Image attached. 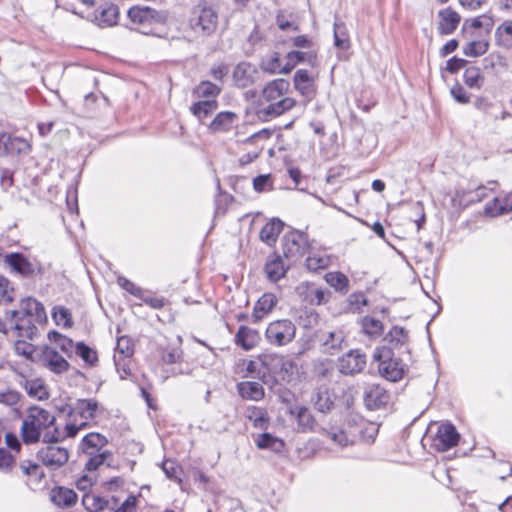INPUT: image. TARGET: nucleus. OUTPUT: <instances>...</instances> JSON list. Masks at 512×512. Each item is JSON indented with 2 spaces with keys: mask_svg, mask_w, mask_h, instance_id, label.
Instances as JSON below:
<instances>
[{
  "mask_svg": "<svg viewBox=\"0 0 512 512\" xmlns=\"http://www.w3.org/2000/svg\"><path fill=\"white\" fill-rule=\"evenodd\" d=\"M459 440V433L454 425L443 423L438 426L437 433L433 438V447L440 452H445L456 446Z\"/></svg>",
  "mask_w": 512,
  "mask_h": 512,
  "instance_id": "6e6552de",
  "label": "nucleus"
},
{
  "mask_svg": "<svg viewBox=\"0 0 512 512\" xmlns=\"http://www.w3.org/2000/svg\"><path fill=\"white\" fill-rule=\"evenodd\" d=\"M245 415L257 429L265 430L270 424V418L264 408L249 406L246 409Z\"/></svg>",
  "mask_w": 512,
  "mask_h": 512,
  "instance_id": "2f4dec72",
  "label": "nucleus"
},
{
  "mask_svg": "<svg viewBox=\"0 0 512 512\" xmlns=\"http://www.w3.org/2000/svg\"><path fill=\"white\" fill-rule=\"evenodd\" d=\"M116 354L119 357H131L134 349L131 343V339L126 336H121L117 339Z\"/></svg>",
  "mask_w": 512,
  "mask_h": 512,
  "instance_id": "13d9d810",
  "label": "nucleus"
},
{
  "mask_svg": "<svg viewBox=\"0 0 512 512\" xmlns=\"http://www.w3.org/2000/svg\"><path fill=\"white\" fill-rule=\"evenodd\" d=\"M41 363L50 372L61 375L68 371L70 364L56 348L46 346L41 354Z\"/></svg>",
  "mask_w": 512,
  "mask_h": 512,
  "instance_id": "1a4fd4ad",
  "label": "nucleus"
},
{
  "mask_svg": "<svg viewBox=\"0 0 512 512\" xmlns=\"http://www.w3.org/2000/svg\"><path fill=\"white\" fill-rule=\"evenodd\" d=\"M283 254L287 260L294 262L301 258L308 250V240L305 233L290 231L282 239Z\"/></svg>",
  "mask_w": 512,
  "mask_h": 512,
  "instance_id": "423d86ee",
  "label": "nucleus"
},
{
  "mask_svg": "<svg viewBox=\"0 0 512 512\" xmlns=\"http://www.w3.org/2000/svg\"><path fill=\"white\" fill-rule=\"evenodd\" d=\"M344 335L342 331H331L321 336L323 352L334 355L343 348Z\"/></svg>",
  "mask_w": 512,
  "mask_h": 512,
  "instance_id": "a878e982",
  "label": "nucleus"
},
{
  "mask_svg": "<svg viewBox=\"0 0 512 512\" xmlns=\"http://www.w3.org/2000/svg\"><path fill=\"white\" fill-rule=\"evenodd\" d=\"M117 283L122 289L126 290L131 295L138 297V298H142V295H143L142 288L137 286L135 283H133L129 279L121 276V277H118Z\"/></svg>",
  "mask_w": 512,
  "mask_h": 512,
  "instance_id": "e2e57ef3",
  "label": "nucleus"
},
{
  "mask_svg": "<svg viewBox=\"0 0 512 512\" xmlns=\"http://www.w3.org/2000/svg\"><path fill=\"white\" fill-rule=\"evenodd\" d=\"M388 392L379 385H370L364 391V404L369 410H377L384 407L389 401Z\"/></svg>",
  "mask_w": 512,
  "mask_h": 512,
  "instance_id": "2eb2a0df",
  "label": "nucleus"
},
{
  "mask_svg": "<svg viewBox=\"0 0 512 512\" xmlns=\"http://www.w3.org/2000/svg\"><path fill=\"white\" fill-rule=\"evenodd\" d=\"M239 393L243 398L258 401L264 396V389L258 382H244L239 384Z\"/></svg>",
  "mask_w": 512,
  "mask_h": 512,
  "instance_id": "ea45409f",
  "label": "nucleus"
},
{
  "mask_svg": "<svg viewBox=\"0 0 512 512\" xmlns=\"http://www.w3.org/2000/svg\"><path fill=\"white\" fill-rule=\"evenodd\" d=\"M58 442L46 443L38 453V459L50 470H57L64 466L69 460V451L67 448L58 446Z\"/></svg>",
  "mask_w": 512,
  "mask_h": 512,
  "instance_id": "0eeeda50",
  "label": "nucleus"
},
{
  "mask_svg": "<svg viewBox=\"0 0 512 512\" xmlns=\"http://www.w3.org/2000/svg\"><path fill=\"white\" fill-rule=\"evenodd\" d=\"M20 386L26 391L29 397L42 401L49 398V390L44 380L41 378L27 379L23 378Z\"/></svg>",
  "mask_w": 512,
  "mask_h": 512,
  "instance_id": "f3484780",
  "label": "nucleus"
},
{
  "mask_svg": "<svg viewBox=\"0 0 512 512\" xmlns=\"http://www.w3.org/2000/svg\"><path fill=\"white\" fill-rule=\"evenodd\" d=\"M464 83L470 88L479 89L483 82L480 69L474 66L468 67L464 71Z\"/></svg>",
  "mask_w": 512,
  "mask_h": 512,
  "instance_id": "3c124183",
  "label": "nucleus"
},
{
  "mask_svg": "<svg viewBox=\"0 0 512 512\" xmlns=\"http://www.w3.org/2000/svg\"><path fill=\"white\" fill-rule=\"evenodd\" d=\"M182 359V350L178 347H168L163 351L161 360L164 364H177Z\"/></svg>",
  "mask_w": 512,
  "mask_h": 512,
  "instance_id": "bf43d9fd",
  "label": "nucleus"
},
{
  "mask_svg": "<svg viewBox=\"0 0 512 512\" xmlns=\"http://www.w3.org/2000/svg\"><path fill=\"white\" fill-rule=\"evenodd\" d=\"M259 340V332L244 325L239 327L235 335V343L246 351L253 349L258 344Z\"/></svg>",
  "mask_w": 512,
  "mask_h": 512,
  "instance_id": "5701e85b",
  "label": "nucleus"
},
{
  "mask_svg": "<svg viewBox=\"0 0 512 512\" xmlns=\"http://www.w3.org/2000/svg\"><path fill=\"white\" fill-rule=\"evenodd\" d=\"M55 422L56 418L50 411L39 406L30 407L21 426L23 442L34 444L41 437L44 443L61 441L62 432L55 426Z\"/></svg>",
  "mask_w": 512,
  "mask_h": 512,
  "instance_id": "f257e3e1",
  "label": "nucleus"
},
{
  "mask_svg": "<svg viewBox=\"0 0 512 512\" xmlns=\"http://www.w3.org/2000/svg\"><path fill=\"white\" fill-rule=\"evenodd\" d=\"M496 44L504 49L512 48V20H505L495 31Z\"/></svg>",
  "mask_w": 512,
  "mask_h": 512,
  "instance_id": "c9c22d12",
  "label": "nucleus"
},
{
  "mask_svg": "<svg viewBox=\"0 0 512 512\" xmlns=\"http://www.w3.org/2000/svg\"><path fill=\"white\" fill-rule=\"evenodd\" d=\"M100 405L95 399H79L77 400L73 413L79 415L83 422L92 420L97 416Z\"/></svg>",
  "mask_w": 512,
  "mask_h": 512,
  "instance_id": "bb28decb",
  "label": "nucleus"
},
{
  "mask_svg": "<svg viewBox=\"0 0 512 512\" xmlns=\"http://www.w3.org/2000/svg\"><path fill=\"white\" fill-rule=\"evenodd\" d=\"M331 263V258L325 253H313L306 259V267L310 271H318L327 268Z\"/></svg>",
  "mask_w": 512,
  "mask_h": 512,
  "instance_id": "37998d69",
  "label": "nucleus"
},
{
  "mask_svg": "<svg viewBox=\"0 0 512 512\" xmlns=\"http://www.w3.org/2000/svg\"><path fill=\"white\" fill-rule=\"evenodd\" d=\"M4 264L15 274L31 278L41 273V265L36 260H30L21 253H9L3 258Z\"/></svg>",
  "mask_w": 512,
  "mask_h": 512,
  "instance_id": "39448f33",
  "label": "nucleus"
},
{
  "mask_svg": "<svg viewBox=\"0 0 512 512\" xmlns=\"http://www.w3.org/2000/svg\"><path fill=\"white\" fill-rule=\"evenodd\" d=\"M258 75L256 66L249 62H240L233 71V80L237 87L247 88L255 83Z\"/></svg>",
  "mask_w": 512,
  "mask_h": 512,
  "instance_id": "4468645a",
  "label": "nucleus"
},
{
  "mask_svg": "<svg viewBox=\"0 0 512 512\" xmlns=\"http://www.w3.org/2000/svg\"><path fill=\"white\" fill-rule=\"evenodd\" d=\"M221 92V87L210 81L200 82L193 90V94L197 98H216Z\"/></svg>",
  "mask_w": 512,
  "mask_h": 512,
  "instance_id": "a19ab883",
  "label": "nucleus"
},
{
  "mask_svg": "<svg viewBox=\"0 0 512 512\" xmlns=\"http://www.w3.org/2000/svg\"><path fill=\"white\" fill-rule=\"evenodd\" d=\"M319 322V314L312 309L301 311L298 316V323L304 329H311Z\"/></svg>",
  "mask_w": 512,
  "mask_h": 512,
  "instance_id": "5fc2aeb1",
  "label": "nucleus"
},
{
  "mask_svg": "<svg viewBox=\"0 0 512 512\" xmlns=\"http://www.w3.org/2000/svg\"><path fill=\"white\" fill-rule=\"evenodd\" d=\"M256 446L259 449H269L274 452H281L284 449L283 440L270 433H262L255 438Z\"/></svg>",
  "mask_w": 512,
  "mask_h": 512,
  "instance_id": "e433bc0d",
  "label": "nucleus"
},
{
  "mask_svg": "<svg viewBox=\"0 0 512 512\" xmlns=\"http://www.w3.org/2000/svg\"><path fill=\"white\" fill-rule=\"evenodd\" d=\"M261 69L269 74H288L286 71V63L281 64L280 55L273 52L261 60Z\"/></svg>",
  "mask_w": 512,
  "mask_h": 512,
  "instance_id": "f704fd0d",
  "label": "nucleus"
},
{
  "mask_svg": "<svg viewBox=\"0 0 512 512\" xmlns=\"http://www.w3.org/2000/svg\"><path fill=\"white\" fill-rule=\"evenodd\" d=\"M48 336H49V339L57 345V347L62 351V353L66 357L72 356L73 351L75 349V345L70 338H68L56 331L50 332L48 334Z\"/></svg>",
  "mask_w": 512,
  "mask_h": 512,
  "instance_id": "79ce46f5",
  "label": "nucleus"
},
{
  "mask_svg": "<svg viewBox=\"0 0 512 512\" xmlns=\"http://www.w3.org/2000/svg\"><path fill=\"white\" fill-rule=\"evenodd\" d=\"M315 408L320 412H327L331 409L334 402L327 391L318 390L312 397Z\"/></svg>",
  "mask_w": 512,
  "mask_h": 512,
  "instance_id": "09e8293b",
  "label": "nucleus"
},
{
  "mask_svg": "<svg viewBox=\"0 0 512 512\" xmlns=\"http://www.w3.org/2000/svg\"><path fill=\"white\" fill-rule=\"evenodd\" d=\"M283 226L284 223L278 218H274L266 223L260 231L261 241L268 245L274 244L281 233Z\"/></svg>",
  "mask_w": 512,
  "mask_h": 512,
  "instance_id": "c85d7f7f",
  "label": "nucleus"
},
{
  "mask_svg": "<svg viewBox=\"0 0 512 512\" xmlns=\"http://www.w3.org/2000/svg\"><path fill=\"white\" fill-rule=\"evenodd\" d=\"M82 504L88 512L100 511L108 505V500L94 494L86 493L83 495Z\"/></svg>",
  "mask_w": 512,
  "mask_h": 512,
  "instance_id": "a18cd8bd",
  "label": "nucleus"
},
{
  "mask_svg": "<svg viewBox=\"0 0 512 512\" xmlns=\"http://www.w3.org/2000/svg\"><path fill=\"white\" fill-rule=\"evenodd\" d=\"M44 312L43 305L34 298L23 299L20 303V309L13 310V315H28L40 318Z\"/></svg>",
  "mask_w": 512,
  "mask_h": 512,
  "instance_id": "72a5a7b5",
  "label": "nucleus"
},
{
  "mask_svg": "<svg viewBox=\"0 0 512 512\" xmlns=\"http://www.w3.org/2000/svg\"><path fill=\"white\" fill-rule=\"evenodd\" d=\"M510 211H512V192L503 197H495L485 206V214L490 217H497Z\"/></svg>",
  "mask_w": 512,
  "mask_h": 512,
  "instance_id": "393cba45",
  "label": "nucleus"
},
{
  "mask_svg": "<svg viewBox=\"0 0 512 512\" xmlns=\"http://www.w3.org/2000/svg\"><path fill=\"white\" fill-rule=\"evenodd\" d=\"M264 336L268 344L283 347L294 340L296 326L289 319H278L268 324Z\"/></svg>",
  "mask_w": 512,
  "mask_h": 512,
  "instance_id": "20e7f679",
  "label": "nucleus"
},
{
  "mask_svg": "<svg viewBox=\"0 0 512 512\" xmlns=\"http://www.w3.org/2000/svg\"><path fill=\"white\" fill-rule=\"evenodd\" d=\"M278 302L276 295L273 293H264L255 303L252 319L254 323L262 321L274 309Z\"/></svg>",
  "mask_w": 512,
  "mask_h": 512,
  "instance_id": "dca6fc26",
  "label": "nucleus"
},
{
  "mask_svg": "<svg viewBox=\"0 0 512 512\" xmlns=\"http://www.w3.org/2000/svg\"><path fill=\"white\" fill-rule=\"evenodd\" d=\"M450 93L454 100L460 104H467L470 101L469 95L460 84L453 85L450 89Z\"/></svg>",
  "mask_w": 512,
  "mask_h": 512,
  "instance_id": "774afa93",
  "label": "nucleus"
},
{
  "mask_svg": "<svg viewBox=\"0 0 512 512\" xmlns=\"http://www.w3.org/2000/svg\"><path fill=\"white\" fill-rule=\"evenodd\" d=\"M114 363L121 379H127L131 375L130 357H119L114 355Z\"/></svg>",
  "mask_w": 512,
  "mask_h": 512,
  "instance_id": "4d7b16f0",
  "label": "nucleus"
},
{
  "mask_svg": "<svg viewBox=\"0 0 512 512\" xmlns=\"http://www.w3.org/2000/svg\"><path fill=\"white\" fill-rule=\"evenodd\" d=\"M218 23V15L212 7H203L197 19L192 22V28L203 35L212 34Z\"/></svg>",
  "mask_w": 512,
  "mask_h": 512,
  "instance_id": "9b49d317",
  "label": "nucleus"
},
{
  "mask_svg": "<svg viewBox=\"0 0 512 512\" xmlns=\"http://www.w3.org/2000/svg\"><path fill=\"white\" fill-rule=\"evenodd\" d=\"M253 188L256 192H266L273 189V182L270 174H263L253 179Z\"/></svg>",
  "mask_w": 512,
  "mask_h": 512,
  "instance_id": "052dcab7",
  "label": "nucleus"
},
{
  "mask_svg": "<svg viewBox=\"0 0 512 512\" xmlns=\"http://www.w3.org/2000/svg\"><path fill=\"white\" fill-rule=\"evenodd\" d=\"M52 317L57 325L69 328L72 326V316L69 309L63 306H57L53 308Z\"/></svg>",
  "mask_w": 512,
  "mask_h": 512,
  "instance_id": "864d4df0",
  "label": "nucleus"
},
{
  "mask_svg": "<svg viewBox=\"0 0 512 512\" xmlns=\"http://www.w3.org/2000/svg\"><path fill=\"white\" fill-rule=\"evenodd\" d=\"M439 16V33L443 35L452 34L458 27L461 17L460 15L450 7L440 10Z\"/></svg>",
  "mask_w": 512,
  "mask_h": 512,
  "instance_id": "412c9836",
  "label": "nucleus"
},
{
  "mask_svg": "<svg viewBox=\"0 0 512 512\" xmlns=\"http://www.w3.org/2000/svg\"><path fill=\"white\" fill-rule=\"evenodd\" d=\"M362 329L370 337L380 336L383 332V324L374 317L366 316L362 319Z\"/></svg>",
  "mask_w": 512,
  "mask_h": 512,
  "instance_id": "de8ad7c7",
  "label": "nucleus"
},
{
  "mask_svg": "<svg viewBox=\"0 0 512 512\" xmlns=\"http://www.w3.org/2000/svg\"><path fill=\"white\" fill-rule=\"evenodd\" d=\"M108 443L105 436L99 433L87 434L81 442V449L84 454H93L102 452L101 449Z\"/></svg>",
  "mask_w": 512,
  "mask_h": 512,
  "instance_id": "c756f323",
  "label": "nucleus"
},
{
  "mask_svg": "<svg viewBox=\"0 0 512 512\" xmlns=\"http://www.w3.org/2000/svg\"><path fill=\"white\" fill-rule=\"evenodd\" d=\"M29 150L30 145L25 139L7 133L0 134V155L28 153Z\"/></svg>",
  "mask_w": 512,
  "mask_h": 512,
  "instance_id": "ddd939ff",
  "label": "nucleus"
},
{
  "mask_svg": "<svg viewBox=\"0 0 512 512\" xmlns=\"http://www.w3.org/2000/svg\"><path fill=\"white\" fill-rule=\"evenodd\" d=\"M489 44L486 41H471L463 47V53L467 57H478L485 54Z\"/></svg>",
  "mask_w": 512,
  "mask_h": 512,
  "instance_id": "603ef678",
  "label": "nucleus"
},
{
  "mask_svg": "<svg viewBox=\"0 0 512 512\" xmlns=\"http://www.w3.org/2000/svg\"><path fill=\"white\" fill-rule=\"evenodd\" d=\"M50 498L58 507H71L77 501V494L72 489L56 487L52 489Z\"/></svg>",
  "mask_w": 512,
  "mask_h": 512,
  "instance_id": "cd10ccee",
  "label": "nucleus"
},
{
  "mask_svg": "<svg viewBox=\"0 0 512 512\" xmlns=\"http://www.w3.org/2000/svg\"><path fill=\"white\" fill-rule=\"evenodd\" d=\"M386 340L391 345V350L395 348H404V351L407 354H410V351L407 347L408 333L404 328L394 326L387 334Z\"/></svg>",
  "mask_w": 512,
  "mask_h": 512,
  "instance_id": "473e14b6",
  "label": "nucleus"
},
{
  "mask_svg": "<svg viewBox=\"0 0 512 512\" xmlns=\"http://www.w3.org/2000/svg\"><path fill=\"white\" fill-rule=\"evenodd\" d=\"M335 47L347 50L350 47V38L344 22L336 19L333 29Z\"/></svg>",
  "mask_w": 512,
  "mask_h": 512,
  "instance_id": "4c0bfd02",
  "label": "nucleus"
},
{
  "mask_svg": "<svg viewBox=\"0 0 512 512\" xmlns=\"http://www.w3.org/2000/svg\"><path fill=\"white\" fill-rule=\"evenodd\" d=\"M89 459L85 463V470L92 472L97 470L101 465L105 463L108 457L111 456V452L104 450L102 452H96L93 454H86Z\"/></svg>",
  "mask_w": 512,
  "mask_h": 512,
  "instance_id": "8fccbe9b",
  "label": "nucleus"
},
{
  "mask_svg": "<svg viewBox=\"0 0 512 512\" xmlns=\"http://www.w3.org/2000/svg\"><path fill=\"white\" fill-rule=\"evenodd\" d=\"M295 89L306 98H312L315 93L314 79L310 76L309 72L305 69L296 71L293 77Z\"/></svg>",
  "mask_w": 512,
  "mask_h": 512,
  "instance_id": "4be33fe9",
  "label": "nucleus"
},
{
  "mask_svg": "<svg viewBox=\"0 0 512 512\" xmlns=\"http://www.w3.org/2000/svg\"><path fill=\"white\" fill-rule=\"evenodd\" d=\"M292 262L286 264L281 256L273 254L265 264V273L272 282H277L286 275V272Z\"/></svg>",
  "mask_w": 512,
  "mask_h": 512,
  "instance_id": "6ab92c4d",
  "label": "nucleus"
},
{
  "mask_svg": "<svg viewBox=\"0 0 512 512\" xmlns=\"http://www.w3.org/2000/svg\"><path fill=\"white\" fill-rule=\"evenodd\" d=\"M37 318L28 315H13L11 313V320L14 322V329L18 332L21 338L33 339L36 334L37 328L35 320Z\"/></svg>",
  "mask_w": 512,
  "mask_h": 512,
  "instance_id": "aec40b11",
  "label": "nucleus"
},
{
  "mask_svg": "<svg viewBox=\"0 0 512 512\" xmlns=\"http://www.w3.org/2000/svg\"><path fill=\"white\" fill-rule=\"evenodd\" d=\"M323 433L338 447H347L355 442V433L341 427L331 426L323 429Z\"/></svg>",
  "mask_w": 512,
  "mask_h": 512,
  "instance_id": "b1692460",
  "label": "nucleus"
},
{
  "mask_svg": "<svg viewBox=\"0 0 512 512\" xmlns=\"http://www.w3.org/2000/svg\"><path fill=\"white\" fill-rule=\"evenodd\" d=\"M325 281L337 291L347 292L349 279L341 272H328L325 275Z\"/></svg>",
  "mask_w": 512,
  "mask_h": 512,
  "instance_id": "c03bdc74",
  "label": "nucleus"
},
{
  "mask_svg": "<svg viewBox=\"0 0 512 512\" xmlns=\"http://www.w3.org/2000/svg\"><path fill=\"white\" fill-rule=\"evenodd\" d=\"M118 9L116 6L110 5L101 12L100 20L108 26H111L117 22Z\"/></svg>",
  "mask_w": 512,
  "mask_h": 512,
  "instance_id": "338daca9",
  "label": "nucleus"
},
{
  "mask_svg": "<svg viewBox=\"0 0 512 512\" xmlns=\"http://www.w3.org/2000/svg\"><path fill=\"white\" fill-rule=\"evenodd\" d=\"M289 86L287 80L275 79L264 87L257 112L260 118L270 120L295 106V99L287 96Z\"/></svg>",
  "mask_w": 512,
  "mask_h": 512,
  "instance_id": "f03ea898",
  "label": "nucleus"
},
{
  "mask_svg": "<svg viewBox=\"0 0 512 512\" xmlns=\"http://www.w3.org/2000/svg\"><path fill=\"white\" fill-rule=\"evenodd\" d=\"M489 187L486 186H479L475 189V191L470 193L469 202H480L485 197H487V190L493 191L497 185L496 181H491L488 183Z\"/></svg>",
  "mask_w": 512,
  "mask_h": 512,
  "instance_id": "0e129e2a",
  "label": "nucleus"
},
{
  "mask_svg": "<svg viewBox=\"0 0 512 512\" xmlns=\"http://www.w3.org/2000/svg\"><path fill=\"white\" fill-rule=\"evenodd\" d=\"M130 21L143 28L161 21V15L150 7H132L127 12Z\"/></svg>",
  "mask_w": 512,
  "mask_h": 512,
  "instance_id": "f8f14e48",
  "label": "nucleus"
},
{
  "mask_svg": "<svg viewBox=\"0 0 512 512\" xmlns=\"http://www.w3.org/2000/svg\"><path fill=\"white\" fill-rule=\"evenodd\" d=\"M13 289L9 286V281L0 275V303H10L13 300Z\"/></svg>",
  "mask_w": 512,
  "mask_h": 512,
  "instance_id": "69168bd1",
  "label": "nucleus"
},
{
  "mask_svg": "<svg viewBox=\"0 0 512 512\" xmlns=\"http://www.w3.org/2000/svg\"><path fill=\"white\" fill-rule=\"evenodd\" d=\"M76 354L88 365L93 366L98 361L95 350L87 346L84 342H78L75 345Z\"/></svg>",
  "mask_w": 512,
  "mask_h": 512,
  "instance_id": "49530a36",
  "label": "nucleus"
},
{
  "mask_svg": "<svg viewBox=\"0 0 512 512\" xmlns=\"http://www.w3.org/2000/svg\"><path fill=\"white\" fill-rule=\"evenodd\" d=\"M286 71L290 73L300 63H307L312 67L317 66V52L314 49L308 51H290L286 55Z\"/></svg>",
  "mask_w": 512,
  "mask_h": 512,
  "instance_id": "a211bd4d",
  "label": "nucleus"
},
{
  "mask_svg": "<svg viewBox=\"0 0 512 512\" xmlns=\"http://www.w3.org/2000/svg\"><path fill=\"white\" fill-rule=\"evenodd\" d=\"M298 426L302 431H312L315 425V419L310 411L305 407H300L297 411Z\"/></svg>",
  "mask_w": 512,
  "mask_h": 512,
  "instance_id": "6e6d98bb",
  "label": "nucleus"
},
{
  "mask_svg": "<svg viewBox=\"0 0 512 512\" xmlns=\"http://www.w3.org/2000/svg\"><path fill=\"white\" fill-rule=\"evenodd\" d=\"M338 366L345 375L360 373L366 366V355L359 349L350 350L339 359Z\"/></svg>",
  "mask_w": 512,
  "mask_h": 512,
  "instance_id": "9d476101",
  "label": "nucleus"
},
{
  "mask_svg": "<svg viewBox=\"0 0 512 512\" xmlns=\"http://www.w3.org/2000/svg\"><path fill=\"white\" fill-rule=\"evenodd\" d=\"M307 297L311 304L322 305L328 302L330 292L323 289L313 288L309 291Z\"/></svg>",
  "mask_w": 512,
  "mask_h": 512,
  "instance_id": "680f3d73",
  "label": "nucleus"
},
{
  "mask_svg": "<svg viewBox=\"0 0 512 512\" xmlns=\"http://www.w3.org/2000/svg\"><path fill=\"white\" fill-rule=\"evenodd\" d=\"M373 359L378 362L379 374L388 381L401 380L406 371V364L401 359L395 358L391 348L386 346L377 348Z\"/></svg>",
  "mask_w": 512,
  "mask_h": 512,
  "instance_id": "7ed1b4c3",
  "label": "nucleus"
},
{
  "mask_svg": "<svg viewBox=\"0 0 512 512\" xmlns=\"http://www.w3.org/2000/svg\"><path fill=\"white\" fill-rule=\"evenodd\" d=\"M217 106L215 99H207L194 103L190 110L200 121H203L217 109Z\"/></svg>",
  "mask_w": 512,
  "mask_h": 512,
  "instance_id": "58836bf2",
  "label": "nucleus"
},
{
  "mask_svg": "<svg viewBox=\"0 0 512 512\" xmlns=\"http://www.w3.org/2000/svg\"><path fill=\"white\" fill-rule=\"evenodd\" d=\"M236 120L237 115L234 112L223 111L215 116L209 128L213 132H225L233 127Z\"/></svg>",
  "mask_w": 512,
  "mask_h": 512,
  "instance_id": "7c9ffc66",
  "label": "nucleus"
}]
</instances>
